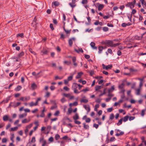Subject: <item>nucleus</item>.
Masks as SVG:
<instances>
[{
    "mask_svg": "<svg viewBox=\"0 0 146 146\" xmlns=\"http://www.w3.org/2000/svg\"><path fill=\"white\" fill-rule=\"evenodd\" d=\"M24 98L23 97H21L19 99H17V100L18 101L21 100L23 101H24Z\"/></svg>",
    "mask_w": 146,
    "mask_h": 146,
    "instance_id": "13d9d810",
    "label": "nucleus"
},
{
    "mask_svg": "<svg viewBox=\"0 0 146 146\" xmlns=\"http://www.w3.org/2000/svg\"><path fill=\"white\" fill-rule=\"evenodd\" d=\"M64 31H65L66 33V36L67 37H68V36L70 34L71 30H66L65 29L64 27Z\"/></svg>",
    "mask_w": 146,
    "mask_h": 146,
    "instance_id": "ddd939ff",
    "label": "nucleus"
},
{
    "mask_svg": "<svg viewBox=\"0 0 146 146\" xmlns=\"http://www.w3.org/2000/svg\"><path fill=\"white\" fill-rule=\"evenodd\" d=\"M128 25L127 24H126L125 23H123L122 24V26L123 27H125L127 25Z\"/></svg>",
    "mask_w": 146,
    "mask_h": 146,
    "instance_id": "774afa93",
    "label": "nucleus"
},
{
    "mask_svg": "<svg viewBox=\"0 0 146 146\" xmlns=\"http://www.w3.org/2000/svg\"><path fill=\"white\" fill-rule=\"evenodd\" d=\"M50 95V93L49 92H47L46 93V95H45L44 97L47 98H48L49 97Z\"/></svg>",
    "mask_w": 146,
    "mask_h": 146,
    "instance_id": "cd10ccee",
    "label": "nucleus"
},
{
    "mask_svg": "<svg viewBox=\"0 0 146 146\" xmlns=\"http://www.w3.org/2000/svg\"><path fill=\"white\" fill-rule=\"evenodd\" d=\"M103 30L105 31H108V29L107 27H104L103 28Z\"/></svg>",
    "mask_w": 146,
    "mask_h": 146,
    "instance_id": "4d7b16f0",
    "label": "nucleus"
},
{
    "mask_svg": "<svg viewBox=\"0 0 146 146\" xmlns=\"http://www.w3.org/2000/svg\"><path fill=\"white\" fill-rule=\"evenodd\" d=\"M140 88H139L136 90L137 95H139L140 94Z\"/></svg>",
    "mask_w": 146,
    "mask_h": 146,
    "instance_id": "a19ab883",
    "label": "nucleus"
},
{
    "mask_svg": "<svg viewBox=\"0 0 146 146\" xmlns=\"http://www.w3.org/2000/svg\"><path fill=\"white\" fill-rule=\"evenodd\" d=\"M75 51L78 53H79L80 52H83V51L82 48H79V49L77 50L76 49H75Z\"/></svg>",
    "mask_w": 146,
    "mask_h": 146,
    "instance_id": "473e14b6",
    "label": "nucleus"
},
{
    "mask_svg": "<svg viewBox=\"0 0 146 146\" xmlns=\"http://www.w3.org/2000/svg\"><path fill=\"white\" fill-rule=\"evenodd\" d=\"M18 129V127H12L10 129H9V131H16Z\"/></svg>",
    "mask_w": 146,
    "mask_h": 146,
    "instance_id": "a211bd4d",
    "label": "nucleus"
},
{
    "mask_svg": "<svg viewBox=\"0 0 146 146\" xmlns=\"http://www.w3.org/2000/svg\"><path fill=\"white\" fill-rule=\"evenodd\" d=\"M83 107L85 108V110L87 111L88 112L90 111V109L89 105H84Z\"/></svg>",
    "mask_w": 146,
    "mask_h": 146,
    "instance_id": "1a4fd4ad",
    "label": "nucleus"
},
{
    "mask_svg": "<svg viewBox=\"0 0 146 146\" xmlns=\"http://www.w3.org/2000/svg\"><path fill=\"white\" fill-rule=\"evenodd\" d=\"M90 74L91 76H92L94 74V71L93 70H91L90 72Z\"/></svg>",
    "mask_w": 146,
    "mask_h": 146,
    "instance_id": "680f3d73",
    "label": "nucleus"
},
{
    "mask_svg": "<svg viewBox=\"0 0 146 146\" xmlns=\"http://www.w3.org/2000/svg\"><path fill=\"white\" fill-rule=\"evenodd\" d=\"M42 53L43 54H46L48 53V51L46 50H44L42 51Z\"/></svg>",
    "mask_w": 146,
    "mask_h": 146,
    "instance_id": "c03bdc74",
    "label": "nucleus"
},
{
    "mask_svg": "<svg viewBox=\"0 0 146 146\" xmlns=\"http://www.w3.org/2000/svg\"><path fill=\"white\" fill-rule=\"evenodd\" d=\"M14 137H15L14 135V134H13L11 135V136L10 137V139H11V140L12 141L13 143L14 142L13 139Z\"/></svg>",
    "mask_w": 146,
    "mask_h": 146,
    "instance_id": "c85d7f7f",
    "label": "nucleus"
},
{
    "mask_svg": "<svg viewBox=\"0 0 146 146\" xmlns=\"http://www.w3.org/2000/svg\"><path fill=\"white\" fill-rule=\"evenodd\" d=\"M36 141L35 138V137H33L32 138V140L31 141V142L32 143H35Z\"/></svg>",
    "mask_w": 146,
    "mask_h": 146,
    "instance_id": "de8ad7c7",
    "label": "nucleus"
},
{
    "mask_svg": "<svg viewBox=\"0 0 146 146\" xmlns=\"http://www.w3.org/2000/svg\"><path fill=\"white\" fill-rule=\"evenodd\" d=\"M40 141L42 143V146H45L46 144V141L44 139L43 137L40 138Z\"/></svg>",
    "mask_w": 146,
    "mask_h": 146,
    "instance_id": "20e7f679",
    "label": "nucleus"
},
{
    "mask_svg": "<svg viewBox=\"0 0 146 146\" xmlns=\"http://www.w3.org/2000/svg\"><path fill=\"white\" fill-rule=\"evenodd\" d=\"M102 66L103 68L106 70H108L109 69H110L112 67V66L111 64L106 66L104 64H102Z\"/></svg>",
    "mask_w": 146,
    "mask_h": 146,
    "instance_id": "7ed1b4c3",
    "label": "nucleus"
},
{
    "mask_svg": "<svg viewBox=\"0 0 146 146\" xmlns=\"http://www.w3.org/2000/svg\"><path fill=\"white\" fill-rule=\"evenodd\" d=\"M96 5H98V10L100 11L104 7V5L102 4H100L99 3H96Z\"/></svg>",
    "mask_w": 146,
    "mask_h": 146,
    "instance_id": "423d86ee",
    "label": "nucleus"
},
{
    "mask_svg": "<svg viewBox=\"0 0 146 146\" xmlns=\"http://www.w3.org/2000/svg\"><path fill=\"white\" fill-rule=\"evenodd\" d=\"M7 141V139L6 138H4L2 139V142L3 143H6Z\"/></svg>",
    "mask_w": 146,
    "mask_h": 146,
    "instance_id": "37998d69",
    "label": "nucleus"
},
{
    "mask_svg": "<svg viewBox=\"0 0 146 146\" xmlns=\"http://www.w3.org/2000/svg\"><path fill=\"white\" fill-rule=\"evenodd\" d=\"M72 76H71L69 77H68L67 78V80L69 81H70L72 80Z\"/></svg>",
    "mask_w": 146,
    "mask_h": 146,
    "instance_id": "69168bd1",
    "label": "nucleus"
},
{
    "mask_svg": "<svg viewBox=\"0 0 146 146\" xmlns=\"http://www.w3.org/2000/svg\"><path fill=\"white\" fill-rule=\"evenodd\" d=\"M30 121V120H28L27 119H25L22 120V122L23 123H28Z\"/></svg>",
    "mask_w": 146,
    "mask_h": 146,
    "instance_id": "6ab92c4d",
    "label": "nucleus"
},
{
    "mask_svg": "<svg viewBox=\"0 0 146 146\" xmlns=\"http://www.w3.org/2000/svg\"><path fill=\"white\" fill-rule=\"evenodd\" d=\"M113 41L110 40H106L105 41V44H107L108 46L111 47L113 43Z\"/></svg>",
    "mask_w": 146,
    "mask_h": 146,
    "instance_id": "0eeeda50",
    "label": "nucleus"
},
{
    "mask_svg": "<svg viewBox=\"0 0 146 146\" xmlns=\"http://www.w3.org/2000/svg\"><path fill=\"white\" fill-rule=\"evenodd\" d=\"M50 27L52 30H54V29L53 27V25L52 24V23L50 24Z\"/></svg>",
    "mask_w": 146,
    "mask_h": 146,
    "instance_id": "052dcab7",
    "label": "nucleus"
},
{
    "mask_svg": "<svg viewBox=\"0 0 146 146\" xmlns=\"http://www.w3.org/2000/svg\"><path fill=\"white\" fill-rule=\"evenodd\" d=\"M17 36H20L21 38H23V33H19L17 35Z\"/></svg>",
    "mask_w": 146,
    "mask_h": 146,
    "instance_id": "e433bc0d",
    "label": "nucleus"
},
{
    "mask_svg": "<svg viewBox=\"0 0 146 146\" xmlns=\"http://www.w3.org/2000/svg\"><path fill=\"white\" fill-rule=\"evenodd\" d=\"M102 86H98L95 87V90L96 91H98L100 89L102 88Z\"/></svg>",
    "mask_w": 146,
    "mask_h": 146,
    "instance_id": "bb28decb",
    "label": "nucleus"
},
{
    "mask_svg": "<svg viewBox=\"0 0 146 146\" xmlns=\"http://www.w3.org/2000/svg\"><path fill=\"white\" fill-rule=\"evenodd\" d=\"M123 121V118L120 119L118 121V122L117 123V125H119L121 124L122 123V121Z\"/></svg>",
    "mask_w": 146,
    "mask_h": 146,
    "instance_id": "c756f323",
    "label": "nucleus"
},
{
    "mask_svg": "<svg viewBox=\"0 0 146 146\" xmlns=\"http://www.w3.org/2000/svg\"><path fill=\"white\" fill-rule=\"evenodd\" d=\"M84 127L86 129H89V126L88 125H86L85 123H83Z\"/></svg>",
    "mask_w": 146,
    "mask_h": 146,
    "instance_id": "f704fd0d",
    "label": "nucleus"
},
{
    "mask_svg": "<svg viewBox=\"0 0 146 146\" xmlns=\"http://www.w3.org/2000/svg\"><path fill=\"white\" fill-rule=\"evenodd\" d=\"M140 1L141 2L142 4L143 5L146 4V3H145V2L144 0H140Z\"/></svg>",
    "mask_w": 146,
    "mask_h": 146,
    "instance_id": "603ef678",
    "label": "nucleus"
},
{
    "mask_svg": "<svg viewBox=\"0 0 146 146\" xmlns=\"http://www.w3.org/2000/svg\"><path fill=\"white\" fill-rule=\"evenodd\" d=\"M60 135L58 134H57L55 135V139L56 140H57L60 138Z\"/></svg>",
    "mask_w": 146,
    "mask_h": 146,
    "instance_id": "79ce46f5",
    "label": "nucleus"
},
{
    "mask_svg": "<svg viewBox=\"0 0 146 146\" xmlns=\"http://www.w3.org/2000/svg\"><path fill=\"white\" fill-rule=\"evenodd\" d=\"M85 121L86 122L89 123L91 119H90V118H88L86 119Z\"/></svg>",
    "mask_w": 146,
    "mask_h": 146,
    "instance_id": "bf43d9fd",
    "label": "nucleus"
},
{
    "mask_svg": "<svg viewBox=\"0 0 146 146\" xmlns=\"http://www.w3.org/2000/svg\"><path fill=\"white\" fill-rule=\"evenodd\" d=\"M60 114V112L59 111H57L54 113V115L55 116H58Z\"/></svg>",
    "mask_w": 146,
    "mask_h": 146,
    "instance_id": "58836bf2",
    "label": "nucleus"
},
{
    "mask_svg": "<svg viewBox=\"0 0 146 146\" xmlns=\"http://www.w3.org/2000/svg\"><path fill=\"white\" fill-rule=\"evenodd\" d=\"M87 0H82V3L83 4H85L87 3Z\"/></svg>",
    "mask_w": 146,
    "mask_h": 146,
    "instance_id": "0e129e2a",
    "label": "nucleus"
},
{
    "mask_svg": "<svg viewBox=\"0 0 146 146\" xmlns=\"http://www.w3.org/2000/svg\"><path fill=\"white\" fill-rule=\"evenodd\" d=\"M101 100L99 98H98L96 100V102L99 103H100L101 102Z\"/></svg>",
    "mask_w": 146,
    "mask_h": 146,
    "instance_id": "864d4df0",
    "label": "nucleus"
},
{
    "mask_svg": "<svg viewBox=\"0 0 146 146\" xmlns=\"http://www.w3.org/2000/svg\"><path fill=\"white\" fill-rule=\"evenodd\" d=\"M66 37H68L66 36V35H64L63 34H61L60 35V38L62 39L63 40L64 38H66Z\"/></svg>",
    "mask_w": 146,
    "mask_h": 146,
    "instance_id": "393cba45",
    "label": "nucleus"
},
{
    "mask_svg": "<svg viewBox=\"0 0 146 146\" xmlns=\"http://www.w3.org/2000/svg\"><path fill=\"white\" fill-rule=\"evenodd\" d=\"M124 84L123 83H122L119 86V89H122L124 87Z\"/></svg>",
    "mask_w": 146,
    "mask_h": 146,
    "instance_id": "a18cd8bd",
    "label": "nucleus"
},
{
    "mask_svg": "<svg viewBox=\"0 0 146 146\" xmlns=\"http://www.w3.org/2000/svg\"><path fill=\"white\" fill-rule=\"evenodd\" d=\"M52 4L55 6H58L60 5V3L58 1H55L52 2Z\"/></svg>",
    "mask_w": 146,
    "mask_h": 146,
    "instance_id": "f3484780",
    "label": "nucleus"
},
{
    "mask_svg": "<svg viewBox=\"0 0 146 146\" xmlns=\"http://www.w3.org/2000/svg\"><path fill=\"white\" fill-rule=\"evenodd\" d=\"M18 133L21 136H22L23 135V131L22 130L19 131Z\"/></svg>",
    "mask_w": 146,
    "mask_h": 146,
    "instance_id": "e2e57ef3",
    "label": "nucleus"
},
{
    "mask_svg": "<svg viewBox=\"0 0 146 146\" xmlns=\"http://www.w3.org/2000/svg\"><path fill=\"white\" fill-rule=\"evenodd\" d=\"M79 117L78 115V114L77 113H76L75 114L74 116V119H79Z\"/></svg>",
    "mask_w": 146,
    "mask_h": 146,
    "instance_id": "412c9836",
    "label": "nucleus"
},
{
    "mask_svg": "<svg viewBox=\"0 0 146 146\" xmlns=\"http://www.w3.org/2000/svg\"><path fill=\"white\" fill-rule=\"evenodd\" d=\"M145 110H142L141 111V115L142 116H143L145 114Z\"/></svg>",
    "mask_w": 146,
    "mask_h": 146,
    "instance_id": "3c124183",
    "label": "nucleus"
},
{
    "mask_svg": "<svg viewBox=\"0 0 146 146\" xmlns=\"http://www.w3.org/2000/svg\"><path fill=\"white\" fill-rule=\"evenodd\" d=\"M83 74V73L82 72H78V73L77 75L76 76V78H80L81 77L82 75Z\"/></svg>",
    "mask_w": 146,
    "mask_h": 146,
    "instance_id": "4468645a",
    "label": "nucleus"
},
{
    "mask_svg": "<svg viewBox=\"0 0 146 146\" xmlns=\"http://www.w3.org/2000/svg\"><path fill=\"white\" fill-rule=\"evenodd\" d=\"M24 98V101H28L30 99V98L29 96L25 97Z\"/></svg>",
    "mask_w": 146,
    "mask_h": 146,
    "instance_id": "7c9ffc66",
    "label": "nucleus"
},
{
    "mask_svg": "<svg viewBox=\"0 0 146 146\" xmlns=\"http://www.w3.org/2000/svg\"><path fill=\"white\" fill-rule=\"evenodd\" d=\"M114 86H111V88L110 89H109L108 90V93H111L113 92V91L114 90Z\"/></svg>",
    "mask_w": 146,
    "mask_h": 146,
    "instance_id": "dca6fc26",
    "label": "nucleus"
},
{
    "mask_svg": "<svg viewBox=\"0 0 146 146\" xmlns=\"http://www.w3.org/2000/svg\"><path fill=\"white\" fill-rule=\"evenodd\" d=\"M88 101V100L85 97H83L80 101L81 102H83L84 103H87Z\"/></svg>",
    "mask_w": 146,
    "mask_h": 146,
    "instance_id": "9d476101",
    "label": "nucleus"
},
{
    "mask_svg": "<svg viewBox=\"0 0 146 146\" xmlns=\"http://www.w3.org/2000/svg\"><path fill=\"white\" fill-rule=\"evenodd\" d=\"M36 87V85L35 83H33L31 85V87L33 89H35Z\"/></svg>",
    "mask_w": 146,
    "mask_h": 146,
    "instance_id": "ea45409f",
    "label": "nucleus"
},
{
    "mask_svg": "<svg viewBox=\"0 0 146 146\" xmlns=\"http://www.w3.org/2000/svg\"><path fill=\"white\" fill-rule=\"evenodd\" d=\"M99 105L98 104H96L95 106V108H94V111H98V110H97V109L99 108Z\"/></svg>",
    "mask_w": 146,
    "mask_h": 146,
    "instance_id": "c9c22d12",
    "label": "nucleus"
},
{
    "mask_svg": "<svg viewBox=\"0 0 146 146\" xmlns=\"http://www.w3.org/2000/svg\"><path fill=\"white\" fill-rule=\"evenodd\" d=\"M136 3V0H133V1L131 2L128 3L125 6L127 7H130L131 9H132V6L135 5Z\"/></svg>",
    "mask_w": 146,
    "mask_h": 146,
    "instance_id": "f257e3e1",
    "label": "nucleus"
},
{
    "mask_svg": "<svg viewBox=\"0 0 146 146\" xmlns=\"http://www.w3.org/2000/svg\"><path fill=\"white\" fill-rule=\"evenodd\" d=\"M33 125V123H30V124H29V125H27L26 127V128H27V129H29Z\"/></svg>",
    "mask_w": 146,
    "mask_h": 146,
    "instance_id": "5701e85b",
    "label": "nucleus"
},
{
    "mask_svg": "<svg viewBox=\"0 0 146 146\" xmlns=\"http://www.w3.org/2000/svg\"><path fill=\"white\" fill-rule=\"evenodd\" d=\"M74 122L75 123L77 124H80L81 123L80 122V121H78L77 120V119L74 120Z\"/></svg>",
    "mask_w": 146,
    "mask_h": 146,
    "instance_id": "8fccbe9b",
    "label": "nucleus"
},
{
    "mask_svg": "<svg viewBox=\"0 0 146 146\" xmlns=\"http://www.w3.org/2000/svg\"><path fill=\"white\" fill-rule=\"evenodd\" d=\"M90 46L93 49H97V47L95 46V44L94 42H92L90 43Z\"/></svg>",
    "mask_w": 146,
    "mask_h": 146,
    "instance_id": "f8f14e48",
    "label": "nucleus"
},
{
    "mask_svg": "<svg viewBox=\"0 0 146 146\" xmlns=\"http://www.w3.org/2000/svg\"><path fill=\"white\" fill-rule=\"evenodd\" d=\"M103 48H103V46H100L98 48V49L99 50V53L100 54L102 52V50L103 49Z\"/></svg>",
    "mask_w": 146,
    "mask_h": 146,
    "instance_id": "aec40b11",
    "label": "nucleus"
},
{
    "mask_svg": "<svg viewBox=\"0 0 146 146\" xmlns=\"http://www.w3.org/2000/svg\"><path fill=\"white\" fill-rule=\"evenodd\" d=\"M27 115V113H25L19 115V118L21 119L25 117Z\"/></svg>",
    "mask_w": 146,
    "mask_h": 146,
    "instance_id": "2eb2a0df",
    "label": "nucleus"
},
{
    "mask_svg": "<svg viewBox=\"0 0 146 146\" xmlns=\"http://www.w3.org/2000/svg\"><path fill=\"white\" fill-rule=\"evenodd\" d=\"M40 72H39L36 74L35 77L36 79H37L40 77V76L39 75V74Z\"/></svg>",
    "mask_w": 146,
    "mask_h": 146,
    "instance_id": "09e8293b",
    "label": "nucleus"
},
{
    "mask_svg": "<svg viewBox=\"0 0 146 146\" xmlns=\"http://www.w3.org/2000/svg\"><path fill=\"white\" fill-rule=\"evenodd\" d=\"M22 88L21 86H18L17 88L15 89V90L16 91H19Z\"/></svg>",
    "mask_w": 146,
    "mask_h": 146,
    "instance_id": "a878e982",
    "label": "nucleus"
},
{
    "mask_svg": "<svg viewBox=\"0 0 146 146\" xmlns=\"http://www.w3.org/2000/svg\"><path fill=\"white\" fill-rule=\"evenodd\" d=\"M64 96L68 98L70 100H72L73 98V96L71 95L70 94H63Z\"/></svg>",
    "mask_w": 146,
    "mask_h": 146,
    "instance_id": "6e6552de",
    "label": "nucleus"
},
{
    "mask_svg": "<svg viewBox=\"0 0 146 146\" xmlns=\"http://www.w3.org/2000/svg\"><path fill=\"white\" fill-rule=\"evenodd\" d=\"M76 60V58L74 57V67H76L77 65V63L74 62V61H75Z\"/></svg>",
    "mask_w": 146,
    "mask_h": 146,
    "instance_id": "4c0bfd02",
    "label": "nucleus"
},
{
    "mask_svg": "<svg viewBox=\"0 0 146 146\" xmlns=\"http://www.w3.org/2000/svg\"><path fill=\"white\" fill-rule=\"evenodd\" d=\"M113 110V108H109L107 109V111L109 112H111Z\"/></svg>",
    "mask_w": 146,
    "mask_h": 146,
    "instance_id": "6e6d98bb",
    "label": "nucleus"
},
{
    "mask_svg": "<svg viewBox=\"0 0 146 146\" xmlns=\"http://www.w3.org/2000/svg\"><path fill=\"white\" fill-rule=\"evenodd\" d=\"M30 106L32 107L34 106H36L35 103H34L33 102H31L29 104Z\"/></svg>",
    "mask_w": 146,
    "mask_h": 146,
    "instance_id": "2f4dec72",
    "label": "nucleus"
},
{
    "mask_svg": "<svg viewBox=\"0 0 146 146\" xmlns=\"http://www.w3.org/2000/svg\"><path fill=\"white\" fill-rule=\"evenodd\" d=\"M73 105V103H70L69 104V106H70V107L68 109V111L67 113V114H70L72 113V109L71 107Z\"/></svg>",
    "mask_w": 146,
    "mask_h": 146,
    "instance_id": "39448f33",
    "label": "nucleus"
},
{
    "mask_svg": "<svg viewBox=\"0 0 146 146\" xmlns=\"http://www.w3.org/2000/svg\"><path fill=\"white\" fill-rule=\"evenodd\" d=\"M73 39V38H71L68 41L69 45L71 46H72Z\"/></svg>",
    "mask_w": 146,
    "mask_h": 146,
    "instance_id": "b1692460",
    "label": "nucleus"
},
{
    "mask_svg": "<svg viewBox=\"0 0 146 146\" xmlns=\"http://www.w3.org/2000/svg\"><path fill=\"white\" fill-rule=\"evenodd\" d=\"M135 38L136 39L138 40H140L142 39L141 36H135Z\"/></svg>",
    "mask_w": 146,
    "mask_h": 146,
    "instance_id": "5fc2aeb1",
    "label": "nucleus"
},
{
    "mask_svg": "<svg viewBox=\"0 0 146 146\" xmlns=\"http://www.w3.org/2000/svg\"><path fill=\"white\" fill-rule=\"evenodd\" d=\"M114 117V115L113 113H111L110 115V119H113Z\"/></svg>",
    "mask_w": 146,
    "mask_h": 146,
    "instance_id": "49530a36",
    "label": "nucleus"
},
{
    "mask_svg": "<svg viewBox=\"0 0 146 146\" xmlns=\"http://www.w3.org/2000/svg\"><path fill=\"white\" fill-rule=\"evenodd\" d=\"M24 53L23 52H21L20 53H19L18 55V56L19 57H21L23 56L24 55Z\"/></svg>",
    "mask_w": 146,
    "mask_h": 146,
    "instance_id": "72a5a7b5",
    "label": "nucleus"
},
{
    "mask_svg": "<svg viewBox=\"0 0 146 146\" xmlns=\"http://www.w3.org/2000/svg\"><path fill=\"white\" fill-rule=\"evenodd\" d=\"M9 116L7 115H5L3 116V119L4 121H6L9 119Z\"/></svg>",
    "mask_w": 146,
    "mask_h": 146,
    "instance_id": "9b49d317",
    "label": "nucleus"
},
{
    "mask_svg": "<svg viewBox=\"0 0 146 146\" xmlns=\"http://www.w3.org/2000/svg\"><path fill=\"white\" fill-rule=\"evenodd\" d=\"M11 126V125L10 123H9L6 126V129H8Z\"/></svg>",
    "mask_w": 146,
    "mask_h": 146,
    "instance_id": "338daca9",
    "label": "nucleus"
},
{
    "mask_svg": "<svg viewBox=\"0 0 146 146\" xmlns=\"http://www.w3.org/2000/svg\"><path fill=\"white\" fill-rule=\"evenodd\" d=\"M21 104V103L20 102H17L16 103L15 102H11L10 103L9 106L15 108L19 106Z\"/></svg>",
    "mask_w": 146,
    "mask_h": 146,
    "instance_id": "f03ea898",
    "label": "nucleus"
},
{
    "mask_svg": "<svg viewBox=\"0 0 146 146\" xmlns=\"http://www.w3.org/2000/svg\"><path fill=\"white\" fill-rule=\"evenodd\" d=\"M128 118H129L128 116L127 115V116L124 117L123 118H122L123 120V121L124 122H125L128 120Z\"/></svg>",
    "mask_w": 146,
    "mask_h": 146,
    "instance_id": "4be33fe9",
    "label": "nucleus"
}]
</instances>
